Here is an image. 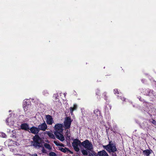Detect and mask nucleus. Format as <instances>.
<instances>
[{
    "instance_id": "nucleus-19",
    "label": "nucleus",
    "mask_w": 156,
    "mask_h": 156,
    "mask_svg": "<svg viewBox=\"0 0 156 156\" xmlns=\"http://www.w3.org/2000/svg\"><path fill=\"white\" fill-rule=\"evenodd\" d=\"M44 146L45 148H47L48 150H50L51 149V147L48 144H44Z\"/></svg>"
},
{
    "instance_id": "nucleus-29",
    "label": "nucleus",
    "mask_w": 156,
    "mask_h": 156,
    "mask_svg": "<svg viewBox=\"0 0 156 156\" xmlns=\"http://www.w3.org/2000/svg\"><path fill=\"white\" fill-rule=\"evenodd\" d=\"M121 99L122 101H124L125 99L124 97H122L121 98Z\"/></svg>"
},
{
    "instance_id": "nucleus-33",
    "label": "nucleus",
    "mask_w": 156,
    "mask_h": 156,
    "mask_svg": "<svg viewBox=\"0 0 156 156\" xmlns=\"http://www.w3.org/2000/svg\"><path fill=\"white\" fill-rule=\"evenodd\" d=\"M104 94H105V95L106 94L105 93H104Z\"/></svg>"
},
{
    "instance_id": "nucleus-16",
    "label": "nucleus",
    "mask_w": 156,
    "mask_h": 156,
    "mask_svg": "<svg viewBox=\"0 0 156 156\" xmlns=\"http://www.w3.org/2000/svg\"><path fill=\"white\" fill-rule=\"evenodd\" d=\"M98 155L99 156H108L107 152L104 150L98 152Z\"/></svg>"
},
{
    "instance_id": "nucleus-30",
    "label": "nucleus",
    "mask_w": 156,
    "mask_h": 156,
    "mask_svg": "<svg viewBox=\"0 0 156 156\" xmlns=\"http://www.w3.org/2000/svg\"><path fill=\"white\" fill-rule=\"evenodd\" d=\"M152 122L153 124H155L156 122L154 120H153V121Z\"/></svg>"
},
{
    "instance_id": "nucleus-9",
    "label": "nucleus",
    "mask_w": 156,
    "mask_h": 156,
    "mask_svg": "<svg viewBox=\"0 0 156 156\" xmlns=\"http://www.w3.org/2000/svg\"><path fill=\"white\" fill-rule=\"evenodd\" d=\"M47 125L45 122L42 123L41 124L38 126V128L39 130H40L42 131H45L47 129Z\"/></svg>"
},
{
    "instance_id": "nucleus-14",
    "label": "nucleus",
    "mask_w": 156,
    "mask_h": 156,
    "mask_svg": "<svg viewBox=\"0 0 156 156\" xmlns=\"http://www.w3.org/2000/svg\"><path fill=\"white\" fill-rule=\"evenodd\" d=\"M21 129H22L27 130L29 129L28 125L27 123H23L21 125Z\"/></svg>"
},
{
    "instance_id": "nucleus-3",
    "label": "nucleus",
    "mask_w": 156,
    "mask_h": 156,
    "mask_svg": "<svg viewBox=\"0 0 156 156\" xmlns=\"http://www.w3.org/2000/svg\"><path fill=\"white\" fill-rule=\"evenodd\" d=\"M103 147L109 152H113L116 151L117 149L115 145L111 143V142L107 145H103Z\"/></svg>"
},
{
    "instance_id": "nucleus-7",
    "label": "nucleus",
    "mask_w": 156,
    "mask_h": 156,
    "mask_svg": "<svg viewBox=\"0 0 156 156\" xmlns=\"http://www.w3.org/2000/svg\"><path fill=\"white\" fill-rule=\"evenodd\" d=\"M27 100H26L24 101L23 104V108L24 111L27 112H29L30 107H31L30 102H27Z\"/></svg>"
},
{
    "instance_id": "nucleus-18",
    "label": "nucleus",
    "mask_w": 156,
    "mask_h": 156,
    "mask_svg": "<svg viewBox=\"0 0 156 156\" xmlns=\"http://www.w3.org/2000/svg\"><path fill=\"white\" fill-rule=\"evenodd\" d=\"M94 114L95 115L98 116V118L99 117H100V112L98 110L96 109L94 111Z\"/></svg>"
},
{
    "instance_id": "nucleus-17",
    "label": "nucleus",
    "mask_w": 156,
    "mask_h": 156,
    "mask_svg": "<svg viewBox=\"0 0 156 156\" xmlns=\"http://www.w3.org/2000/svg\"><path fill=\"white\" fill-rule=\"evenodd\" d=\"M44 133L47 134L50 138L53 139H55V136L51 132L46 131Z\"/></svg>"
},
{
    "instance_id": "nucleus-2",
    "label": "nucleus",
    "mask_w": 156,
    "mask_h": 156,
    "mask_svg": "<svg viewBox=\"0 0 156 156\" xmlns=\"http://www.w3.org/2000/svg\"><path fill=\"white\" fill-rule=\"evenodd\" d=\"M33 145L35 147H40L42 146V140L37 135H35L33 138Z\"/></svg>"
},
{
    "instance_id": "nucleus-10",
    "label": "nucleus",
    "mask_w": 156,
    "mask_h": 156,
    "mask_svg": "<svg viewBox=\"0 0 156 156\" xmlns=\"http://www.w3.org/2000/svg\"><path fill=\"white\" fill-rule=\"evenodd\" d=\"M6 122L7 125L9 126H13L14 124V121L11 117L8 118L6 119Z\"/></svg>"
},
{
    "instance_id": "nucleus-28",
    "label": "nucleus",
    "mask_w": 156,
    "mask_h": 156,
    "mask_svg": "<svg viewBox=\"0 0 156 156\" xmlns=\"http://www.w3.org/2000/svg\"><path fill=\"white\" fill-rule=\"evenodd\" d=\"M59 146H62V147H64V144H60V145H59Z\"/></svg>"
},
{
    "instance_id": "nucleus-22",
    "label": "nucleus",
    "mask_w": 156,
    "mask_h": 156,
    "mask_svg": "<svg viewBox=\"0 0 156 156\" xmlns=\"http://www.w3.org/2000/svg\"><path fill=\"white\" fill-rule=\"evenodd\" d=\"M49 154L50 156H56V154L54 152H51Z\"/></svg>"
},
{
    "instance_id": "nucleus-31",
    "label": "nucleus",
    "mask_w": 156,
    "mask_h": 156,
    "mask_svg": "<svg viewBox=\"0 0 156 156\" xmlns=\"http://www.w3.org/2000/svg\"><path fill=\"white\" fill-rule=\"evenodd\" d=\"M46 142L47 143H49V141H48V140H47L46 141Z\"/></svg>"
},
{
    "instance_id": "nucleus-11",
    "label": "nucleus",
    "mask_w": 156,
    "mask_h": 156,
    "mask_svg": "<svg viewBox=\"0 0 156 156\" xmlns=\"http://www.w3.org/2000/svg\"><path fill=\"white\" fill-rule=\"evenodd\" d=\"M30 132L34 134H37L39 132V130L38 128L34 126H33L31 127L30 129Z\"/></svg>"
},
{
    "instance_id": "nucleus-27",
    "label": "nucleus",
    "mask_w": 156,
    "mask_h": 156,
    "mask_svg": "<svg viewBox=\"0 0 156 156\" xmlns=\"http://www.w3.org/2000/svg\"><path fill=\"white\" fill-rule=\"evenodd\" d=\"M114 93L115 94H119L118 90L117 89H114Z\"/></svg>"
},
{
    "instance_id": "nucleus-26",
    "label": "nucleus",
    "mask_w": 156,
    "mask_h": 156,
    "mask_svg": "<svg viewBox=\"0 0 156 156\" xmlns=\"http://www.w3.org/2000/svg\"><path fill=\"white\" fill-rule=\"evenodd\" d=\"M54 143L57 146H59V145H60V144L58 142H57L56 141H54Z\"/></svg>"
},
{
    "instance_id": "nucleus-6",
    "label": "nucleus",
    "mask_w": 156,
    "mask_h": 156,
    "mask_svg": "<svg viewBox=\"0 0 156 156\" xmlns=\"http://www.w3.org/2000/svg\"><path fill=\"white\" fill-rule=\"evenodd\" d=\"M80 143V141L76 139L73 141L72 143V146L76 151H79V146Z\"/></svg>"
},
{
    "instance_id": "nucleus-5",
    "label": "nucleus",
    "mask_w": 156,
    "mask_h": 156,
    "mask_svg": "<svg viewBox=\"0 0 156 156\" xmlns=\"http://www.w3.org/2000/svg\"><path fill=\"white\" fill-rule=\"evenodd\" d=\"M72 120L69 117H66L65 118L64 122V126L65 129H69Z\"/></svg>"
},
{
    "instance_id": "nucleus-15",
    "label": "nucleus",
    "mask_w": 156,
    "mask_h": 156,
    "mask_svg": "<svg viewBox=\"0 0 156 156\" xmlns=\"http://www.w3.org/2000/svg\"><path fill=\"white\" fill-rule=\"evenodd\" d=\"M77 105L76 104H74L73 107H71L70 108V111L71 114H73V112L74 110H76L77 109Z\"/></svg>"
},
{
    "instance_id": "nucleus-20",
    "label": "nucleus",
    "mask_w": 156,
    "mask_h": 156,
    "mask_svg": "<svg viewBox=\"0 0 156 156\" xmlns=\"http://www.w3.org/2000/svg\"><path fill=\"white\" fill-rule=\"evenodd\" d=\"M66 135L67 137L69 138L70 136V130H67L66 133Z\"/></svg>"
},
{
    "instance_id": "nucleus-13",
    "label": "nucleus",
    "mask_w": 156,
    "mask_h": 156,
    "mask_svg": "<svg viewBox=\"0 0 156 156\" xmlns=\"http://www.w3.org/2000/svg\"><path fill=\"white\" fill-rule=\"evenodd\" d=\"M59 150L61 151H62L63 152L66 153H70L72 154L73 153L69 151V150H68L67 148L65 147L64 148L60 147H59Z\"/></svg>"
},
{
    "instance_id": "nucleus-23",
    "label": "nucleus",
    "mask_w": 156,
    "mask_h": 156,
    "mask_svg": "<svg viewBox=\"0 0 156 156\" xmlns=\"http://www.w3.org/2000/svg\"><path fill=\"white\" fill-rule=\"evenodd\" d=\"M24 156H37V155L36 154H34L33 155L28 154H26V155Z\"/></svg>"
},
{
    "instance_id": "nucleus-24",
    "label": "nucleus",
    "mask_w": 156,
    "mask_h": 156,
    "mask_svg": "<svg viewBox=\"0 0 156 156\" xmlns=\"http://www.w3.org/2000/svg\"><path fill=\"white\" fill-rule=\"evenodd\" d=\"M43 94L44 95H47L48 93L47 91H44L43 92Z\"/></svg>"
},
{
    "instance_id": "nucleus-25",
    "label": "nucleus",
    "mask_w": 156,
    "mask_h": 156,
    "mask_svg": "<svg viewBox=\"0 0 156 156\" xmlns=\"http://www.w3.org/2000/svg\"><path fill=\"white\" fill-rule=\"evenodd\" d=\"M1 135H2V137L3 138L5 137L6 136V134L3 133H1Z\"/></svg>"
},
{
    "instance_id": "nucleus-1",
    "label": "nucleus",
    "mask_w": 156,
    "mask_h": 156,
    "mask_svg": "<svg viewBox=\"0 0 156 156\" xmlns=\"http://www.w3.org/2000/svg\"><path fill=\"white\" fill-rule=\"evenodd\" d=\"M54 128L55 130L54 133L56 138L62 141H64V137L63 135L61 133L63 131L62 124H56Z\"/></svg>"
},
{
    "instance_id": "nucleus-12",
    "label": "nucleus",
    "mask_w": 156,
    "mask_h": 156,
    "mask_svg": "<svg viewBox=\"0 0 156 156\" xmlns=\"http://www.w3.org/2000/svg\"><path fill=\"white\" fill-rule=\"evenodd\" d=\"M152 151L150 149L146 150L143 151V154L145 156H148L151 154L152 153Z\"/></svg>"
},
{
    "instance_id": "nucleus-4",
    "label": "nucleus",
    "mask_w": 156,
    "mask_h": 156,
    "mask_svg": "<svg viewBox=\"0 0 156 156\" xmlns=\"http://www.w3.org/2000/svg\"><path fill=\"white\" fill-rule=\"evenodd\" d=\"M81 144L87 150H90L93 149L92 144L87 140L83 141Z\"/></svg>"
},
{
    "instance_id": "nucleus-32",
    "label": "nucleus",
    "mask_w": 156,
    "mask_h": 156,
    "mask_svg": "<svg viewBox=\"0 0 156 156\" xmlns=\"http://www.w3.org/2000/svg\"><path fill=\"white\" fill-rule=\"evenodd\" d=\"M11 111H10V110H9V112H10Z\"/></svg>"
},
{
    "instance_id": "nucleus-8",
    "label": "nucleus",
    "mask_w": 156,
    "mask_h": 156,
    "mask_svg": "<svg viewBox=\"0 0 156 156\" xmlns=\"http://www.w3.org/2000/svg\"><path fill=\"white\" fill-rule=\"evenodd\" d=\"M46 122L48 124L51 125L54 122L52 116L49 115H46Z\"/></svg>"
},
{
    "instance_id": "nucleus-21",
    "label": "nucleus",
    "mask_w": 156,
    "mask_h": 156,
    "mask_svg": "<svg viewBox=\"0 0 156 156\" xmlns=\"http://www.w3.org/2000/svg\"><path fill=\"white\" fill-rule=\"evenodd\" d=\"M82 153L84 155H87L88 154V153L87 150H83L82 151Z\"/></svg>"
}]
</instances>
